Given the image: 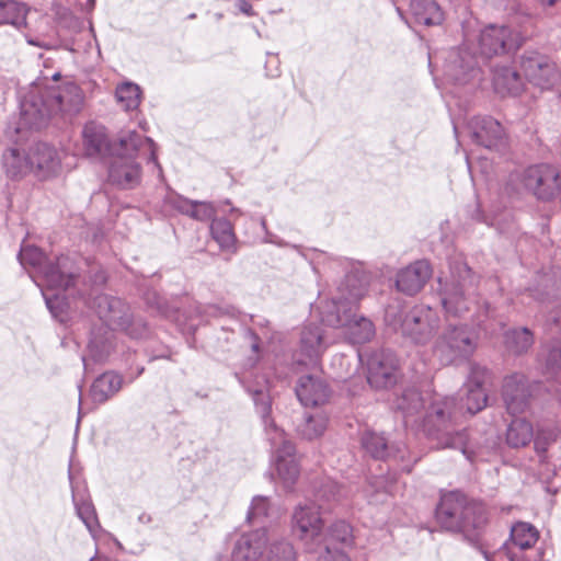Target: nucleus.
Segmentation results:
<instances>
[{"mask_svg":"<svg viewBox=\"0 0 561 561\" xmlns=\"http://www.w3.org/2000/svg\"><path fill=\"white\" fill-rule=\"evenodd\" d=\"M59 77V72L51 76V85L46 84V79H39L21 95V127L38 129L54 116L66 119L81 111L84 101L82 90L73 82L55 84Z\"/></svg>","mask_w":561,"mask_h":561,"instance_id":"f257e3e1","label":"nucleus"},{"mask_svg":"<svg viewBox=\"0 0 561 561\" xmlns=\"http://www.w3.org/2000/svg\"><path fill=\"white\" fill-rule=\"evenodd\" d=\"M461 416L462 407L455 398L436 396L423 411V431L437 449H459L471 462L486 460L489 451L470 440L468 431L459 425Z\"/></svg>","mask_w":561,"mask_h":561,"instance_id":"f03ea898","label":"nucleus"},{"mask_svg":"<svg viewBox=\"0 0 561 561\" xmlns=\"http://www.w3.org/2000/svg\"><path fill=\"white\" fill-rule=\"evenodd\" d=\"M20 263L36 270L35 283L41 288L45 304L51 316L64 321L68 309L61 293L75 285L78 275L73 261L66 255L56 262H47L45 254L35 245H24L19 253Z\"/></svg>","mask_w":561,"mask_h":561,"instance_id":"7ed1b4c3","label":"nucleus"},{"mask_svg":"<svg viewBox=\"0 0 561 561\" xmlns=\"http://www.w3.org/2000/svg\"><path fill=\"white\" fill-rule=\"evenodd\" d=\"M450 274L439 278L438 295L447 318L471 316L478 324L492 316L488 301L482 305L476 299L478 277L461 259H455L449 265Z\"/></svg>","mask_w":561,"mask_h":561,"instance_id":"20e7f679","label":"nucleus"},{"mask_svg":"<svg viewBox=\"0 0 561 561\" xmlns=\"http://www.w3.org/2000/svg\"><path fill=\"white\" fill-rule=\"evenodd\" d=\"M139 158L152 162L158 172H162L153 140L135 130L124 133L118 138L108 164L110 183L123 190L138 186L142 174Z\"/></svg>","mask_w":561,"mask_h":561,"instance_id":"39448f33","label":"nucleus"},{"mask_svg":"<svg viewBox=\"0 0 561 561\" xmlns=\"http://www.w3.org/2000/svg\"><path fill=\"white\" fill-rule=\"evenodd\" d=\"M250 393L261 417L267 440L275 448L274 465L277 482L284 490L293 491L300 477V462L296 448L290 440L286 439L284 430L277 426L271 415L272 400L270 394L263 389H254Z\"/></svg>","mask_w":561,"mask_h":561,"instance_id":"423d86ee","label":"nucleus"},{"mask_svg":"<svg viewBox=\"0 0 561 561\" xmlns=\"http://www.w3.org/2000/svg\"><path fill=\"white\" fill-rule=\"evenodd\" d=\"M436 519L444 529L470 537L485 526L488 515L481 503L469 501L459 492H449L440 497Z\"/></svg>","mask_w":561,"mask_h":561,"instance_id":"0eeeda50","label":"nucleus"},{"mask_svg":"<svg viewBox=\"0 0 561 561\" xmlns=\"http://www.w3.org/2000/svg\"><path fill=\"white\" fill-rule=\"evenodd\" d=\"M387 324L397 329L416 345H425L433 340L440 328V318L437 310L426 305L414 306L403 318L393 307H388L385 313Z\"/></svg>","mask_w":561,"mask_h":561,"instance_id":"6e6552de","label":"nucleus"},{"mask_svg":"<svg viewBox=\"0 0 561 561\" xmlns=\"http://www.w3.org/2000/svg\"><path fill=\"white\" fill-rule=\"evenodd\" d=\"M477 336L466 324H447L433 343L432 352L442 365L468 359L476 351Z\"/></svg>","mask_w":561,"mask_h":561,"instance_id":"1a4fd4ad","label":"nucleus"},{"mask_svg":"<svg viewBox=\"0 0 561 561\" xmlns=\"http://www.w3.org/2000/svg\"><path fill=\"white\" fill-rule=\"evenodd\" d=\"M352 307L345 305L322 304L321 321L333 328H343L344 334L353 344L369 342L375 336V325L366 317L358 316Z\"/></svg>","mask_w":561,"mask_h":561,"instance_id":"9d476101","label":"nucleus"},{"mask_svg":"<svg viewBox=\"0 0 561 561\" xmlns=\"http://www.w3.org/2000/svg\"><path fill=\"white\" fill-rule=\"evenodd\" d=\"M510 184L515 185V191L524 188L538 199L550 201L560 190L559 172L550 164H536L512 173Z\"/></svg>","mask_w":561,"mask_h":561,"instance_id":"9b49d317","label":"nucleus"},{"mask_svg":"<svg viewBox=\"0 0 561 561\" xmlns=\"http://www.w3.org/2000/svg\"><path fill=\"white\" fill-rule=\"evenodd\" d=\"M536 385L520 373L504 378L502 398L507 412L512 415L523 414L530 408Z\"/></svg>","mask_w":561,"mask_h":561,"instance_id":"f8f14e48","label":"nucleus"},{"mask_svg":"<svg viewBox=\"0 0 561 561\" xmlns=\"http://www.w3.org/2000/svg\"><path fill=\"white\" fill-rule=\"evenodd\" d=\"M523 39L520 33L510 26L489 25L481 31L479 37L480 53L488 58L510 53L518 49Z\"/></svg>","mask_w":561,"mask_h":561,"instance_id":"ddd939ff","label":"nucleus"},{"mask_svg":"<svg viewBox=\"0 0 561 561\" xmlns=\"http://www.w3.org/2000/svg\"><path fill=\"white\" fill-rule=\"evenodd\" d=\"M367 382L375 389H387L398 380V359L388 350H377L366 357Z\"/></svg>","mask_w":561,"mask_h":561,"instance_id":"4468645a","label":"nucleus"},{"mask_svg":"<svg viewBox=\"0 0 561 561\" xmlns=\"http://www.w3.org/2000/svg\"><path fill=\"white\" fill-rule=\"evenodd\" d=\"M321 506L314 501L298 504L293 513V530L305 541L317 545L323 537Z\"/></svg>","mask_w":561,"mask_h":561,"instance_id":"2eb2a0df","label":"nucleus"},{"mask_svg":"<svg viewBox=\"0 0 561 561\" xmlns=\"http://www.w3.org/2000/svg\"><path fill=\"white\" fill-rule=\"evenodd\" d=\"M479 76L477 57L467 48L460 47L450 51L445 68L446 82L465 85Z\"/></svg>","mask_w":561,"mask_h":561,"instance_id":"dca6fc26","label":"nucleus"},{"mask_svg":"<svg viewBox=\"0 0 561 561\" xmlns=\"http://www.w3.org/2000/svg\"><path fill=\"white\" fill-rule=\"evenodd\" d=\"M468 134L476 145L489 150L505 148L506 138L501 124L491 116L472 117L467 125Z\"/></svg>","mask_w":561,"mask_h":561,"instance_id":"f3484780","label":"nucleus"},{"mask_svg":"<svg viewBox=\"0 0 561 561\" xmlns=\"http://www.w3.org/2000/svg\"><path fill=\"white\" fill-rule=\"evenodd\" d=\"M539 533L529 523L518 522L511 528L510 542L504 545V551L510 561H531L526 553L538 541Z\"/></svg>","mask_w":561,"mask_h":561,"instance_id":"a211bd4d","label":"nucleus"},{"mask_svg":"<svg viewBox=\"0 0 561 561\" xmlns=\"http://www.w3.org/2000/svg\"><path fill=\"white\" fill-rule=\"evenodd\" d=\"M522 69L526 79L542 90L553 88L561 79L557 66L541 56L524 57Z\"/></svg>","mask_w":561,"mask_h":561,"instance_id":"6ab92c4d","label":"nucleus"},{"mask_svg":"<svg viewBox=\"0 0 561 561\" xmlns=\"http://www.w3.org/2000/svg\"><path fill=\"white\" fill-rule=\"evenodd\" d=\"M351 539V526L345 520L333 523L328 534L323 533L322 540L317 542L319 549L312 552L319 553L318 561H351L350 558L334 547L335 542L346 543Z\"/></svg>","mask_w":561,"mask_h":561,"instance_id":"aec40b11","label":"nucleus"},{"mask_svg":"<svg viewBox=\"0 0 561 561\" xmlns=\"http://www.w3.org/2000/svg\"><path fill=\"white\" fill-rule=\"evenodd\" d=\"M368 284V275L364 271L355 267L345 275L343 282L340 284L337 296L324 304H344L345 308L352 307V309H356L359 300L367 293Z\"/></svg>","mask_w":561,"mask_h":561,"instance_id":"412c9836","label":"nucleus"},{"mask_svg":"<svg viewBox=\"0 0 561 561\" xmlns=\"http://www.w3.org/2000/svg\"><path fill=\"white\" fill-rule=\"evenodd\" d=\"M270 541L266 528L241 535L231 551V561H262Z\"/></svg>","mask_w":561,"mask_h":561,"instance_id":"4be33fe9","label":"nucleus"},{"mask_svg":"<svg viewBox=\"0 0 561 561\" xmlns=\"http://www.w3.org/2000/svg\"><path fill=\"white\" fill-rule=\"evenodd\" d=\"M31 172L39 180H46L58 174L61 158L57 149L45 142L30 147Z\"/></svg>","mask_w":561,"mask_h":561,"instance_id":"5701e85b","label":"nucleus"},{"mask_svg":"<svg viewBox=\"0 0 561 561\" xmlns=\"http://www.w3.org/2000/svg\"><path fill=\"white\" fill-rule=\"evenodd\" d=\"M92 308L103 322L101 327L117 329L125 327L129 319V307L121 298L105 294L98 295Z\"/></svg>","mask_w":561,"mask_h":561,"instance_id":"b1692460","label":"nucleus"},{"mask_svg":"<svg viewBox=\"0 0 561 561\" xmlns=\"http://www.w3.org/2000/svg\"><path fill=\"white\" fill-rule=\"evenodd\" d=\"M325 348L327 343L321 327L307 324L300 333L297 363L306 366L316 365Z\"/></svg>","mask_w":561,"mask_h":561,"instance_id":"393cba45","label":"nucleus"},{"mask_svg":"<svg viewBox=\"0 0 561 561\" xmlns=\"http://www.w3.org/2000/svg\"><path fill=\"white\" fill-rule=\"evenodd\" d=\"M431 275L432 268L427 261H415L398 272L397 289L407 296H413L424 287Z\"/></svg>","mask_w":561,"mask_h":561,"instance_id":"a878e982","label":"nucleus"},{"mask_svg":"<svg viewBox=\"0 0 561 561\" xmlns=\"http://www.w3.org/2000/svg\"><path fill=\"white\" fill-rule=\"evenodd\" d=\"M113 330L107 327H98L91 331L88 355L82 357L85 370L89 368L90 362L103 363L111 356L116 346Z\"/></svg>","mask_w":561,"mask_h":561,"instance_id":"bb28decb","label":"nucleus"},{"mask_svg":"<svg viewBox=\"0 0 561 561\" xmlns=\"http://www.w3.org/2000/svg\"><path fill=\"white\" fill-rule=\"evenodd\" d=\"M296 396L304 407H318L328 402L331 390L320 377L307 375L299 378Z\"/></svg>","mask_w":561,"mask_h":561,"instance_id":"cd10ccee","label":"nucleus"},{"mask_svg":"<svg viewBox=\"0 0 561 561\" xmlns=\"http://www.w3.org/2000/svg\"><path fill=\"white\" fill-rule=\"evenodd\" d=\"M167 203L180 214L197 221H213L217 213L216 207L210 202L193 201L178 194L169 195Z\"/></svg>","mask_w":561,"mask_h":561,"instance_id":"c85d7f7f","label":"nucleus"},{"mask_svg":"<svg viewBox=\"0 0 561 561\" xmlns=\"http://www.w3.org/2000/svg\"><path fill=\"white\" fill-rule=\"evenodd\" d=\"M69 481L72 493V502L76 508L77 516L85 525L87 529L92 535V537H95L98 530L100 529V523L96 516L95 508L92 502L88 497H85L84 493H81L79 491V486L75 482L71 471H69Z\"/></svg>","mask_w":561,"mask_h":561,"instance_id":"c756f323","label":"nucleus"},{"mask_svg":"<svg viewBox=\"0 0 561 561\" xmlns=\"http://www.w3.org/2000/svg\"><path fill=\"white\" fill-rule=\"evenodd\" d=\"M82 135L84 150L88 156L95 157L114 153V148L117 144L111 145L108 142L104 126L89 123L84 126Z\"/></svg>","mask_w":561,"mask_h":561,"instance_id":"7c9ffc66","label":"nucleus"},{"mask_svg":"<svg viewBox=\"0 0 561 561\" xmlns=\"http://www.w3.org/2000/svg\"><path fill=\"white\" fill-rule=\"evenodd\" d=\"M493 87L501 95H516L523 89V81L518 72L508 65L495 66L492 76Z\"/></svg>","mask_w":561,"mask_h":561,"instance_id":"2f4dec72","label":"nucleus"},{"mask_svg":"<svg viewBox=\"0 0 561 561\" xmlns=\"http://www.w3.org/2000/svg\"><path fill=\"white\" fill-rule=\"evenodd\" d=\"M397 409L401 411L405 424L421 420L425 409V399L415 388L405 389L397 399Z\"/></svg>","mask_w":561,"mask_h":561,"instance_id":"473e14b6","label":"nucleus"},{"mask_svg":"<svg viewBox=\"0 0 561 561\" xmlns=\"http://www.w3.org/2000/svg\"><path fill=\"white\" fill-rule=\"evenodd\" d=\"M123 386V377L114 371H106L92 383L90 396L93 402L104 403L114 397Z\"/></svg>","mask_w":561,"mask_h":561,"instance_id":"72a5a7b5","label":"nucleus"},{"mask_svg":"<svg viewBox=\"0 0 561 561\" xmlns=\"http://www.w3.org/2000/svg\"><path fill=\"white\" fill-rule=\"evenodd\" d=\"M410 12L415 23L426 26L439 25L444 21V12L435 0H412Z\"/></svg>","mask_w":561,"mask_h":561,"instance_id":"f704fd0d","label":"nucleus"},{"mask_svg":"<svg viewBox=\"0 0 561 561\" xmlns=\"http://www.w3.org/2000/svg\"><path fill=\"white\" fill-rule=\"evenodd\" d=\"M30 12L31 10L25 3L15 0H0V25L10 24L16 30L26 27Z\"/></svg>","mask_w":561,"mask_h":561,"instance_id":"c9c22d12","label":"nucleus"},{"mask_svg":"<svg viewBox=\"0 0 561 561\" xmlns=\"http://www.w3.org/2000/svg\"><path fill=\"white\" fill-rule=\"evenodd\" d=\"M533 438V424L526 419H515L507 426L506 443L512 448L525 447Z\"/></svg>","mask_w":561,"mask_h":561,"instance_id":"e433bc0d","label":"nucleus"},{"mask_svg":"<svg viewBox=\"0 0 561 561\" xmlns=\"http://www.w3.org/2000/svg\"><path fill=\"white\" fill-rule=\"evenodd\" d=\"M5 173L11 179H19L31 172L30 150L21 154L18 149H9L2 157Z\"/></svg>","mask_w":561,"mask_h":561,"instance_id":"4c0bfd02","label":"nucleus"},{"mask_svg":"<svg viewBox=\"0 0 561 561\" xmlns=\"http://www.w3.org/2000/svg\"><path fill=\"white\" fill-rule=\"evenodd\" d=\"M210 233L221 250L236 251V234L232 224L226 218L213 219Z\"/></svg>","mask_w":561,"mask_h":561,"instance_id":"58836bf2","label":"nucleus"},{"mask_svg":"<svg viewBox=\"0 0 561 561\" xmlns=\"http://www.w3.org/2000/svg\"><path fill=\"white\" fill-rule=\"evenodd\" d=\"M507 350L516 355L524 354L534 345V334L528 328H516L505 332Z\"/></svg>","mask_w":561,"mask_h":561,"instance_id":"ea45409f","label":"nucleus"},{"mask_svg":"<svg viewBox=\"0 0 561 561\" xmlns=\"http://www.w3.org/2000/svg\"><path fill=\"white\" fill-rule=\"evenodd\" d=\"M362 446L375 459H387L392 456L393 447H389L387 439L373 431L363 434Z\"/></svg>","mask_w":561,"mask_h":561,"instance_id":"a19ab883","label":"nucleus"},{"mask_svg":"<svg viewBox=\"0 0 561 561\" xmlns=\"http://www.w3.org/2000/svg\"><path fill=\"white\" fill-rule=\"evenodd\" d=\"M328 417L322 413L307 414L297 426V433L305 439L312 440L320 437L327 430Z\"/></svg>","mask_w":561,"mask_h":561,"instance_id":"79ce46f5","label":"nucleus"},{"mask_svg":"<svg viewBox=\"0 0 561 561\" xmlns=\"http://www.w3.org/2000/svg\"><path fill=\"white\" fill-rule=\"evenodd\" d=\"M116 102L125 111L138 108L141 100L139 85L133 82H124L117 85L115 90Z\"/></svg>","mask_w":561,"mask_h":561,"instance_id":"37998d69","label":"nucleus"},{"mask_svg":"<svg viewBox=\"0 0 561 561\" xmlns=\"http://www.w3.org/2000/svg\"><path fill=\"white\" fill-rule=\"evenodd\" d=\"M541 356L545 359L546 370L557 377H561V341H553L542 347ZM561 383L557 388L556 392L561 401L560 391Z\"/></svg>","mask_w":561,"mask_h":561,"instance_id":"c03bdc74","label":"nucleus"},{"mask_svg":"<svg viewBox=\"0 0 561 561\" xmlns=\"http://www.w3.org/2000/svg\"><path fill=\"white\" fill-rule=\"evenodd\" d=\"M262 561H296L293 545L287 540H273L270 542Z\"/></svg>","mask_w":561,"mask_h":561,"instance_id":"a18cd8bd","label":"nucleus"},{"mask_svg":"<svg viewBox=\"0 0 561 561\" xmlns=\"http://www.w3.org/2000/svg\"><path fill=\"white\" fill-rule=\"evenodd\" d=\"M466 397L461 398L462 410L465 409L469 414H476L486 407L488 393L485 389H477L471 387H465Z\"/></svg>","mask_w":561,"mask_h":561,"instance_id":"49530a36","label":"nucleus"},{"mask_svg":"<svg viewBox=\"0 0 561 561\" xmlns=\"http://www.w3.org/2000/svg\"><path fill=\"white\" fill-rule=\"evenodd\" d=\"M534 444L536 453L541 457L550 449H553L554 445L561 443V434H556L553 431L542 428L538 431L536 436L534 435Z\"/></svg>","mask_w":561,"mask_h":561,"instance_id":"de8ad7c7","label":"nucleus"},{"mask_svg":"<svg viewBox=\"0 0 561 561\" xmlns=\"http://www.w3.org/2000/svg\"><path fill=\"white\" fill-rule=\"evenodd\" d=\"M270 500L266 496L256 495L252 499L247 519L250 523H262L268 516Z\"/></svg>","mask_w":561,"mask_h":561,"instance_id":"09e8293b","label":"nucleus"},{"mask_svg":"<svg viewBox=\"0 0 561 561\" xmlns=\"http://www.w3.org/2000/svg\"><path fill=\"white\" fill-rule=\"evenodd\" d=\"M340 492L341 489L334 480L323 478L314 488V497L316 501H336L339 500Z\"/></svg>","mask_w":561,"mask_h":561,"instance_id":"8fccbe9b","label":"nucleus"},{"mask_svg":"<svg viewBox=\"0 0 561 561\" xmlns=\"http://www.w3.org/2000/svg\"><path fill=\"white\" fill-rule=\"evenodd\" d=\"M489 370L479 364H471L470 371L465 383V387H471L477 389H485V382L489 379Z\"/></svg>","mask_w":561,"mask_h":561,"instance_id":"3c124183","label":"nucleus"},{"mask_svg":"<svg viewBox=\"0 0 561 561\" xmlns=\"http://www.w3.org/2000/svg\"><path fill=\"white\" fill-rule=\"evenodd\" d=\"M117 329L125 331L133 339H141L148 333L146 322L141 318H135L130 312L126 325Z\"/></svg>","mask_w":561,"mask_h":561,"instance_id":"603ef678","label":"nucleus"},{"mask_svg":"<svg viewBox=\"0 0 561 561\" xmlns=\"http://www.w3.org/2000/svg\"><path fill=\"white\" fill-rule=\"evenodd\" d=\"M548 324L556 329L557 331H561V305H559L547 319Z\"/></svg>","mask_w":561,"mask_h":561,"instance_id":"864d4df0","label":"nucleus"},{"mask_svg":"<svg viewBox=\"0 0 561 561\" xmlns=\"http://www.w3.org/2000/svg\"><path fill=\"white\" fill-rule=\"evenodd\" d=\"M236 7L239 9L240 12L248 16L254 15L253 8L251 3L247 0H236Z\"/></svg>","mask_w":561,"mask_h":561,"instance_id":"5fc2aeb1","label":"nucleus"},{"mask_svg":"<svg viewBox=\"0 0 561 561\" xmlns=\"http://www.w3.org/2000/svg\"><path fill=\"white\" fill-rule=\"evenodd\" d=\"M264 242L265 243H273V244H276L278 247H283L284 243L282 241L278 240V238L270 232L266 231V236H265V239H264Z\"/></svg>","mask_w":561,"mask_h":561,"instance_id":"6e6d98bb","label":"nucleus"},{"mask_svg":"<svg viewBox=\"0 0 561 561\" xmlns=\"http://www.w3.org/2000/svg\"><path fill=\"white\" fill-rule=\"evenodd\" d=\"M478 550L481 552L485 561H494V553L484 549L483 546H478Z\"/></svg>","mask_w":561,"mask_h":561,"instance_id":"4d7b16f0","label":"nucleus"},{"mask_svg":"<svg viewBox=\"0 0 561 561\" xmlns=\"http://www.w3.org/2000/svg\"><path fill=\"white\" fill-rule=\"evenodd\" d=\"M26 41H27V43H28V44H31V45H35V46H38V45H39V44H38V42H36V41L32 39V38H27V37H26Z\"/></svg>","mask_w":561,"mask_h":561,"instance_id":"13d9d810","label":"nucleus"},{"mask_svg":"<svg viewBox=\"0 0 561 561\" xmlns=\"http://www.w3.org/2000/svg\"><path fill=\"white\" fill-rule=\"evenodd\" d=\"M481 163L483 164V172H485V173H486L488 160H486V159H484Z\"/></svg>","mask_w":561,"mask_h":561,"instance_id":"bf43d9fd","label":"nucleus"},{"mask_svg":"<svg viewBox=\"0 0 561 561\" xmlns=\"http://www.w3.org/2000/svg\"><path fill=\"white\" fill-rule=\"evenodd\" d=\"M94 3H95V0H87V4H88L90 8H93V7H94Z\"/></svg>","mask_w":561,"mask_h":561,"instance_id":"052dcab7","label":"nucleus"},{"mask_svg":"<svg viewBox=\"0 0 561 561\" xmlns=\"http://www.w3.org/2000/svg\"><path fill=\"white\" fill-rule=\"evenodd\" d=\"M252 350H253L254 352H257V350H259V344H257V342H254V343L252 344Z\"/></svg>","mask_w":561,"mask_h":561,"instance_id":"680f3d73","label":"nucleus"},{"mask_svg":"<svg viewBox=\"0 0 561 561\" xmlns=\"http://www.w3.org/2000/svg\"><path fill=\"white\" fill-rule=\"evenodd\" d=\"M467 164H468L469 171L471 172L472 171V163L470 162L468 157H467Z\"/></svg>","mask_w":561,"mask_h":561,"instance_id":"e2e57ef3","label":"nucleus"},{"mask_svg":"<svg viewBox=\"0 0 561 561\" xmlns=\"http://www.w3.org/2000/svg\"><path fill=\"white\" fill-rule=\"evenodd\" d=\"M454 131H455L456 136L458 137V126L455 122H454Z\"/></svg>","mask_w":561,"mask_h":561,"instance_id":"0e129e2a","label":"nucleus"},{"mask_svg":"<svg viewBox=\"0 0 561 561\" xmlns=\"http://www.w3.org/2000/svg\"><path fill=\"white\" fill-rule=\"evenodd\" d=\"M261 225H262L263 229L266 230V221H265V219H262Z\"/></svg>","mask_w":561,"mask_h":561,"instance_id":"69168bd1","label":"nucleus"},{"mask_svg":"<svg viewBox=\"0 0 561 561\" xmlns=\"http://www.w3.org/2000/svg\"><path fill=\"white\" fill-rule=\"evenodd\" d=\"M343 359H344V356H336V357H334V360H340V362H342Z\"/></svg>","mask_w":561,"mask_h":561,"instance_id":"338daca9","label":"nucleus"},{"mask_svg":"<svg viewBox=\"0 0 561 561\" xmlns=\"http://www.w3.org/2000/svg\"><path fill=\"white\" fill-rule=\"evenodd\" d=\"M358 358L362 363L364 362V355L362 353H358Z\"/></svg>","mask_w":561,"mask_h":561,"instance_id":"774afa93","label":"nucleus"}]
</instances>
